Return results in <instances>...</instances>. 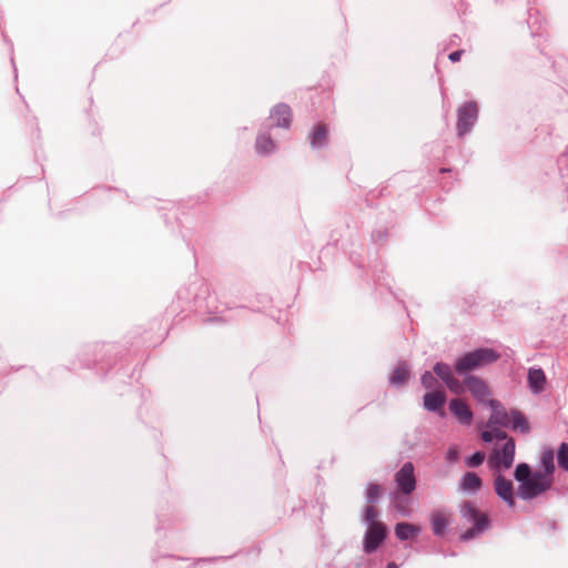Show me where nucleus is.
Listing matches in <instances>:
<instances>
[{"label": "nucleus", "instance_id": "1", "mask_svg": "<svg viewBox=\"0 0 568 568\" xmlns=\"http://www.w3.org/2000/svg\"><path fill=\"white\" fill-rule=\"evenodd\" d=\"M480 437L486 443H490L494 439L505 440L501 447H495L493 449L488 459V466L495 470L510 468L515 458L514 439L508 437V435L501 429L484 430L481 432Z\"/></svg>", "mask_w": 568, "mask_h": 568}, {"label": "nucleus", "instance_id": "2", "mask_svg": "<svg viewBox=\"0 0 568 568\" xmlns=\"http://www.w3.org/2000/svg\"><path fill=\"white\" fill-rule=\"evenodd\" d=\"M500 355L493 348H478L464 354L455 363V371L465 374L498 361Z\"/></svg>", "mask_w": 568, "mask_h": 568}, {"label": "nucleus", "instance_id": "3", "mask_svg": "<svg viewBox=\"0 0 568 568\" xmlns=\"http://www.w3.org/2000/svg\"><path fill=\"white\" fill-rule=\"evenodd\" d=\"M462 515L463 517L471 523L474 526L469 529H467L460 538L463 540H470L485 531L489 526V520L487 515L479 511L474 504L471 503H465L462 507Z\"/></svg>", "mask_w": 568, "mask_h": 568}, {"label": "nucleus", "instance_id": "4", "mask_svg": "<svg viewBox=\"0 0 568 568\" xmlns=\"http://www.w3.org/2000/svg\"><path fill=\"white\" fill-rule=\"evenodd\" d=\"M552 483L554 477L542 475L539 470H536L526 483L519 485L518 495L525 500L536 498L549 490Z\"/></svg>", "mask_w": 568, "mask_h": 568}, {"label": "nucleus", "instance_id": "5", "mask_svg": "<svg viewBox=\"0 0 568 568\" xmlns=\"http://www.w3.org/2000/svg\"><path fill=\"white\" fill-rule=\"evenodd\" d=\"M387 528L383 523H374L369 525L364 536V551L366 554L374 552L385 540Z\"/></svg>", "mask_w": 568, "mask_h": 568}, {"label": "nucleus", "instance_id": "6", "mask_svg": "<svg viewBox=\"0 0 568 568\" xmlns=\"http://www.w3.org/2000/svg\"><path fill=\"white\" fill-rule=\"evenodd\" d=\"M395 483L398 491L403 495H410L415 490L416 478L414 474V465L412 463H405L395 474Z\"/></svg>", "mask_w": 568, "mask_h": 568}, {"label": "nucleus", "instance_id": "7", "mask_svg": "<svg viewBox=\"0 0 568 568\" xmlns=\"http://www.w3.org/2000/svg\"><path fill=\"white\" fill-rule=\"evenodd\" d=\"M488 405L491 407V415L487 420L486 430L499 429L498 427L510 425V412H506L498 400L489 399Z\"/></svg>", "mask_w": 568, "mask_h": 568}, {"label": "nucleus", "instance_id": "8", "mask_svg": "<svg viewBox=\"0 0 568 568\" xmlns=\"http://www.w3.org/2000/svg\"><path fill=\"white\" fill-rule=\"evenodd\" d=\"M478 109L476 103L468 102L458 110L457 132L465 135L477 120Z\"/></svg>", "mask_w": 568, "mask_h": 568}, {"label": "nucleus", "instance_id": "9", "mask_svg": "<svg viewBox=\"0 0 568 568\" xmlns=\"http://www.w3.org/2000/svg\"><path fill=\"white\" fill-rule=\"evenodd\" d=\"M464 384L474 398L480 403H488L490 389L483 378L470 375L464 379Z\"/></svg>", "mask_w": 568, "mask_h": 568}, {"label": "nucleus", "instance_id": "10", "mask_svg": "<svg viewBox=\"0 0 568 568\" xmlns=\"http://www.w3.org/2000/svg\"><path fill=\"white\" fill-rule=\"evenodd\" d=\"M495 491L508 506L515 505L513 483L501 475L495 477Z\"/></svg>", "mask_w": 568, "mask_h": 568}, {"label": "nucleus", "instance_id": "11", "mask_svg": "<svg viewBox=\"0 0 568 568\" xmlns=\"http://www.w3.org/2000/svg\"><path fill=\"white\" fill-rule=\"evenodd\" d=\"M271 119L275 126L288 128L292 122L291 108L284 103L275 105L271 112Z\"/></svg>", "mask_w": 568, "mask_h": 568}, {"label": "nucleus", "instance_id": "12", "mask_svg": "<svg viewBox=\"0 0 568 568\" xmlns=\"http://www.w3.org/2000/svg\"><path fill=\"white\" fill-rule=\"evenodd\" d=\"M449 409L462 424L469 425L471 423L473 413L463 399H452L449 403Z\"/></svg>", "mask_w": 568, "mask_h": 568}, {"label": "nucleus", "instance_id": "13", "mask_svg": "<svg viewBox=\"0 0 568 568\" xmlns=\"http://www.w3.org/2000/svg\"><path fill=\"white\" fill-rule=\"evenodd\" d=\"M446 400L444 390H435L426 393L424 396V406L430 412L440 409Z\"/></svg>", "mask_w": 568, "mask_h": 568}, {"label": "nucleus", "instance_id": "14", "mask_svg": "<svg viewBox=\"0 0 568 568\" xmlns=\"http://www.w3.org/2000/svg\"><path fill=\"white\" fill-rule=\"evenodd\" d=\"M528 383L534 393H540L545 388L546 376L541 369H530L528 373Z\"/></svg>", "mask_w": 568, "mask_h": 568}, {"label": "nucleus", "instance_id": "15", "mask_svg": "<svg viewBox=\"0 0 568 568\" xmlns=\"http://www.w3.org/2000/svg\"><path fill=\"white\" fill-rule=\"evenodd\" d=\"M481 487V479L473 471L466 473L460 480V488L465 491H477Z\"/></svg>", "mask_w": 568, "mask_h": 568}, {"label": "nucleus", "instance_id": "16", "mask_svg": "<svg viewBox=\"0 0 568 568\" xmlns=\"http://www.w3.org/2000/svg\"><path fill=\"white\" fill-rule=\"evenodd\" d=\"M510 425L513 429L527 434L530 430L527 418L518 410L510 412Z\"/></svg>", "mask_w": 568, "mask_h": 568}, {"label": "nucleus", "instance_id": "17", "mask_svg": "<svg viewBox=\"0 0 568 568\" xmlns=\"http://www.w3.org/2000/svg\"><path fill=\"white\" fill-rule=\"evenodd\" d=\"M418 532L419 528L408 523H399L395 527V534L400 540H407Z\"/></svg>", "mask_w": 568, "mask_h": 568}, {"label": "nucleus", "instance_id": "18", "mask_svg": "<svg viewBox=\"0 0 568 568\" xmlns=\"http://www.w3.org/2000/svg\"><path fill=\"white\" fill-rule=\"evenodd\" d=\"M449 520L448 517L442 513L436 511L432 516V525L434 534L437 536H442L445 531L446 526L448 525Z\"/></svg>", "mask_w": 568, "mask_h": 568}, {"label": "nucleus", "instance_id": "19", "mask_svg": "<svg viewBox=\"0 0 568 568\" xmlns=\"http://www.w3.org/2000/svg\"><path fill=\"white\" fill-rule=\"evenodd\" d=\"M540 462L544 467V470H539L540 474L552 477L555 470L554 452L551 449L542 452Z\"/></svg>", "mask_w": 568, "mask_h": 568}, {"label": "nucleus", "instance_id": "20", "mask_svg": "<svg viewBox=\"0 0 568 568\" xmlns=\"http://www.w3.org/2000/svg\"><path fill=\"white\" fill-rule=\"evenodd\" d=\"M327 138V128L325 124H318L312 136H311V144L312 146H322L326 142Z\"/></svg>", "mask_w": 568, "mask_h": 568}, {"label": "nucleus", "instance_id": "21", "mask_svg": "<svg viewBox=\"0 0 568 568\" xmlns=\"http://www.w3.org/2000/svg\"><path fill=\"white\" fill-rule=\"evenodd\" d=\"M275 148L274 141L267 134L258 135L256 140V150L260 153H268Z\"/></svg>", "mask_w": 568, "mask_h": 568}, {"label": "nucleus", "instance_id": "22", "mask_svg": "<svg viewBox=\"0 0 568 568\" xmlns=\"http://www.w3.org/2000/svg\"><path fill=\"white\" fill-rule=\"evenodd\" d=\"M409 377V371L405 365H399L395 368L390 383L394 385H403Z\"/></svg>", "mask_w": 568, "mask_h": 568}, {"label": "nucleus", "instance_id": "23", "mask_svg": "<svg viewBox=\"0 0 568 568\" xmlns=\"http://www.w3.org/2000/svg\"><path fill=\"white\" fill-rule=\"evenodd\" d=\"M532 474L534 473H531L530 467L527 464L523 463L517 465L514 475L517 481L524 484V481L526 483V480H528Z\"/></svg>", "mask_w": 568, "mask_h": 568}, {"label": "nucleus", "instance_id": "24", "mask_svg": "<svg viewBox=\"0 0 568 568\" xmlns=\"http://www.w3.org/2000/svg\"><path fill=\"white\" fill-rule=\"evenodd\" d=\"M383 494V488L378 484H369L366 490V498L368 503H375Z\"/></svg>", "mask_w": 568, "mask_h": 568}, {"label": "nucleus", "instance_id": "25", "mask_svg": "<svg viewBox=\"0 0 568 568\" xmlns=\"http://www.w3.org/2000/svg\"><path fill=\"white\" fill-rule=\"evenodd\" d=\"M434 372L440 379H443L444 383H446L448 378L453 376L450 367L444 363H437L434 366Z\"/></svg>", "mask_w": 568, "mask_h": 568}, {"label": "nucleus", "instance_id": "26", "mask_svg": "<svg viewBox=\"0 0 568 568\" xmlns=\"http://www.w3.org/2000/svg\"><path fill=\"white\" fill-rule=\"evenodd\" d=\"M558 465L564 470H568V444L562 443L558 449Z\"/></svg>", "mask_w": 568, "mask_h": 568}, {"label": "nucleus", "instance_id": "27", "mask_svg": "<svg viewBox=\"0 0 568 568\" xmlns=\"http://www.w3.org/2000/svg\"><path fill=\"white\" fill-rule=\"evenodd\" d=\"M445 384L450 392L457 395L462 394L466 387L465 384L459 382L456 377H454V375L450 378H448V381Z\"/></svg>", "mask_w": 568, "mask_h": 568}, {"label": "nucleus", "instance_id": "28", "mask_svg": "<svg viewBox=\"0 0 568 568\" xmlns=\"http://www.w3.org/2000/svg\"><path fill=\"white\" fill-rule=\"evenodd\" d=\"M485 457L486 455L484 452H476L474 455L466 459V466L470 468L478 467L483 464Z\"/></svg>", "mask_w": 568, "mask_h": 568}, {"label": "nucleus", "instance_id": "29", "mask_svg": "<svg viewBox=\"0 0 568 568\" xmlns=\"http://www.w3.org/2000/svg\"><path fill=\"white\" fill-rule=\"evenodd\" d=\"M377 509L374 506H367L364 510V520L369 525H373L374 523H381L377 520Z\"/></svg>", "mask_w": 568, "mask_h": 568}, {"label": "nucleus", "instance_id": "30", "mask_svg": "<svg viewBox=\"0 0 568 568\" xmlns=\"http://www.w3.org/2000/svg\"><path fill=\"white\" fill-rule=\"evenodd\" d=\"M422 384L425 388H433L437 384V379L432 373L425 372L422 376Z\"/></svg>", "mask_w": 568, "mask_h": 568}, {"label": "nucleus", "instance_id": "31", "mask_svg": "<svg viewBox=\"0 0 568 568\" xmlns=\"http://www.w3.org/2000/svg\"><path fill=\"white\" fill-rule=\"evenodd\" d=\"M446 458L452 463L456 462L458 459V449L456 447L449 448Z\"/></svg>", "mask_w": 568, "mask_h": 568}, {"label": "nucleus", "instance_id": "32", "mask_svg": "<svg viewBox=\"0 0 568 568\" xmlns=\"http://www.w3.org/2000/svg\"><path fill=\"white\" fill-rule=\"evenodd\" d=\"M464 51L463 50H457V51H454L452 52L448 58L452 62H458L463 55Z\"/></svg>", "mask_w": 568, "mask_h": 568}, {"label": "nucleus", "instance_id": "33", "mask_svg": "<svg viewBox=\"0 0 568 568\" xmlns=\"http://www.w3.org/2000/svg\"><path fill=\"white\" fill-rule=\"evenodd\" d=\"M396 507H397V509H398V510H400L402 513H404V514H406V513H407L406 508H405L404 506H402V501H400V499H398V500H397Z\"/></svg>", "mask_w": 568, "mask_h": 568}, {"label": "nucleus", "instance_id": "34", "mask_svg": "<svg viewBox=\"0 0 568 568\" xmlns=\"http://www.w3.org/2000/svg\"><path fill=\"white\" fill-rule=\"evenodd\" d=\"M387 568H397V565L395 562H389L387 565Z\"/></svg>", "mask_w": 568, "mask_h": 568}]
</instances>
